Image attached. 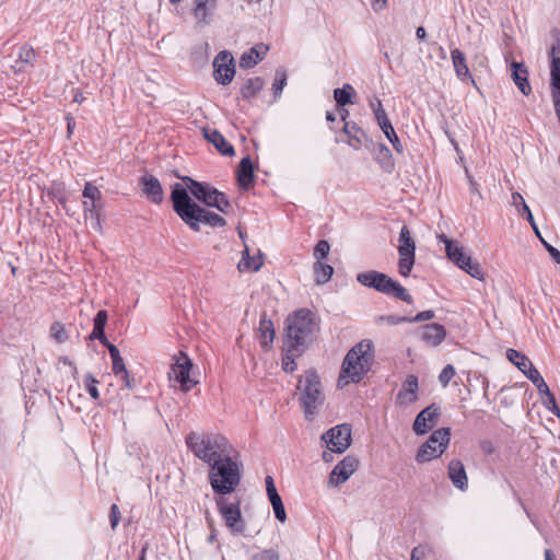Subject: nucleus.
<instances>
[{
	"label": "nucleus",
	"instance_id": "nucleus-1",
	"mask_svg": "<svg viewBox=\"0 0 560 560\" xmlns=\"http://www.w3.org/2000/svg\"><path fill=\"white\" fill-rule=\"evenodd\" d=\"M372 343L362 340L349 350L343 359L338 386L345 387L358 383L370 371L373 361Z\"/></svg>",
	"mask_w": 560,
	"mask_h": 560
},
{
	"label": "nucleus",
	"instance_id": "nucleus-2",
	"mask_svg": "<svg viewBox=\"0 0 560 560\" xmlns=\"http://www.w3.org/2000/svg\"><path fill=\"white\" fill-rule=\"evenodd\" d=\"M186 443L192 454L209 466L230 453H235L228 439L221 434L192 432L187 436Z\"/></svg>",
	"mask_w": 560,
	"mask_h": 560
},
{
	"label": "nucleus",
	"instance_id": "nucleus-3",
	"mask_svg": "<svg viewBox=\"0 0 560 560\" xmlns=\"http://www.w3.org/2000/svg\"><path fill=\"white\" fill-rule=\"evenodd\" d=\"M235 453L214 462L210 465L209 482L212 490L221 495L232 493L240 485L242 464L237 460Z\"/></svg>",
	"mask_w": 560,
	"mask_h": 560
},
{
	"label": "nucleus",
	"instance_id": "nucleus-4",
	"mask_svg": "<svg viewBox=\"0 0 560 560\" xmlns=\"http://www.w3.org/2000/svg\"><path fill=\"white\" fill-rule=\"evenodd\" d=\"M318 325L314 315L307 310H299L287 318V341L289 352L298 350L299 347L307 343Z\"/></svg>",
	"mask_w": 560,
	"mask_h": 560
},
{
	"label": "nucleus",
	"instance_id": "nucleus-5",
	"mask_svg": "<svg viewBox=\"0 0 560 560\" xmlns=\"http://www.w3.org/2000/svg\"><path fill=\"white\" fill-rule=\"evenodd\" d=\"M296 389L300 395V402L304 410L305 417L311 419L318 407L324 402L322 383L318 375L314 371H307L300 376Z\"/></svg>",
	"mask_w": 560,
	"mask_h": 560
},
{
	"label": "nucleus",
	"instance_id": "nucleus-6",
	"mask_svg": "<svg viewBox=\"0 0 560 560\" xmlns=\"http://www.w3.org/2000/svg\"><path fill=\"white\" fill-rule=\"evenodd\" d=\"M439 241L445 244V252L450 260H452L458 268L465 270L472 278L481 280L483 272L480 265L472 260L471 257L466 254L463 246L454 240H450L446 235L441 234L438 236Z\"/></svg>",
	"mask_w": 560,
	"mask_h": 560
},
{
	"label": "nucleus",
	"instance_id": "nucleus-7",
	"mask_svg": "<svg viewBox=\"0 0 560 560\" xmlns=\"http://www.w3.org/2000/svg\"><path fill=\"white\" fill-rule=\"evenodd\" d=\"M327 451L323 452L322 458L325 463L332 462V453L342 454L351 445V428L348 424L336 425L322 435Z\"/></svg>",
	"mask_w": 560,
	"mask_h": 560
},
{
	"label": "nucleus",
	"instance_id": "nucleus-8",
	"mask_svg": "<svg viewBox=\"0 0 560 560\" xmlns=\"http://www.w3.org/2000/svg\"><path fill=\"white\" fill-rule=\"evenodd\" d=\"M183 182L187 184L189 191L195 198L206 203L208 207H214L222 213H228L231 205L223 192L210 187L209 185L198 183L190 177H184Z\"/></svg>",
	"mask_w": 560,
	"mask_h": 560
},
{
	"label": "nucleus",
	"instance_id": "nucleus-9",
	"mask_svg": "<svg viewBox=\"0 0 560 560\" xmlns=\"http://www.w3.org/2000/svg\"><path fill=\"white\" fill-rule=\"evenodd\" d=\"M451 430L441 428L432 432L429 440L419 448L416 459L419 463L430 462L440 457L450 443Z\"/></svg>",
	"mask_w": 560,
	"mask_h": 560
},
{
	"label": "nucleus",
	"instance_id": "nucleus-10",
	"mask_svg": "<svg viewBox=\"0 0 560 560\" xmlns=\"http://www.w3.org/2000/svg\"><path fill=\"white\" fill-rule=\"evenodd\" d=\"M191 369V360L186 353L179 352L175 357V362L171 366V371L168 373L170 381L173 383L175 388L180 389L183 393H187L198 384V381H195L190 376Z\"/></svg>",
	"mask_w": 560,
	"mask_h": 560
},
{
	"label": "nucleus",
	"instance_id": "nucleus-11",
	"mask_svg": "<svg viewBox=\"0 0 560 560\" xmlns=\"http://www.w3.org/2000/svg\"><path fill=\"white\" fill-rule=\"evenodd\" d=\"M398 242V272L402 277H408L415 265L416 243L406 225L399 232Z\"/></svg>",
	"mask_w": 560,
	"mask_h": 560
},
{
	"label": "nucleus",
	"instance_id": "nucleus-12",
	"mask_svg": "<svg viewBox=\"0 0 560 560\" xmlns=\"http://www.w3.org/2000/svg\"><path fill=\"white\" fill-rule=\"evenodd\" d=\"M213 75L221 85H228L235 75L234 57L228 50L220 51L213 59Z\"/></svg>",
	"mask_w": 560,
	"mask_h": 560
},
{
	"label": "nucleus",
	"instance_id": "nucleus-13",
	"mask_svg": "<svg viewBox=\"0 0 560 560\" xmlns=\"http://www.w3.org/2000/svg\"><path fill=\"white\" fill-rule=\"evenodd\" d=\"M217 505L225 525L233 534H242L245 530V522L242 518L240 503L228 504L224 499H218Z\"/></svg>",
	"mask_w": 560,
	"mask_h": 560
},
{
	"label": "nucleus",
	"instance_id": "nucleus-14",
	"mask_svg": "<svg viewBox=\"0 0 560 560\" xmlns=\"http://www.w3.org/2000/svg\"><path fill=\"white\" fill-rule=\"evenodd\" d=\"M189 188L185 183V186L176 183L173 185L171 198L173 201V207L176 213L180 217L183 221L187 220V217L194 211V209L198 206L192 202L190 197L188 196Z\"/></svg>",
	"mask_w": 560,
	"mask_h": 560
},
{
	"label": "nucleus",
	"instance_id": "nucleus-15",
	"mask_svg": "<svg viewBox=\"0 0 560 560\" xmlns=\"http://www.w3.org/2000/svg\"><path fill=\"white\" fill-rule=\"evenodd\" d=\"M184 222L194 231H199L201 223L212 228H221L226 224L224 218L199 206L194 209Z\"/></svg>",
	"mask_w": 560,
	"mask_h": 560
},
{
	"label": "nucleus",
	"instance_id": "nucleus-16",
	"mask_svg": "<svg viewBox=\"0 0 560 560\" xmlns=\"http://www.w3.org/2000/svg\"><path fill=\"white\" fill-rule=\"evenodd\" d=\"M359 459L348 455L340 460L331 470L328 483L330 487H339L345 483L358 469Z\"/></svg>",
	"mask_w": 560,
	"mask_h": 560
},
{
	"label": "nucleus",
	"instance_id": "nucleus-17",
	"mask_svg": "<svg viewBox=\"0 0 560 560\" xmlns=\"http://www.w3.org/2000/svg\"><path fill=\"white\" fill-rule=\"evenodd\" d=\"M440 407L432 404L418 413L413 422V431L417 435H423L434 428L439 421Z\"/></svg>",
	"mask_w": 560,
	"mask_h": 560
},
{
	"label": "nucleus",
	"instance_id": "nucleus-18",
	"mask_svg": "<svg viewBox=\"0 0 560 560\" xmlns=\"http://www.w3.org/2000/svg\"><path fill=\"white\" fill-rule=\"evenodd\" d=\"M217 9V0H192L191 14L198 25L212 22Z\"/></svg>",
	"mask_w": 560,
	"mask_h": 560
},
{
	"label": "nucleus",
	"instance_id": "nucleus-19",
	"mask_svg": "<svg viewBox=\"0 0 560 560\" xmlns=\"http://www.w3.org/2000/svg\"><path fill=\"white\" fill-rule=\"evenodd\" d=\"M378 292H382L386 295L394 296L398 300H401L406 303H411L412 298L399 282L395 281L385 273H382L380 285L377 289Z\"/></svg>",
	"mask_w": 560,
	"mask_h": 560
},
{
	"label": "nucleus",
	"instance_id": "nucleus-20",
	"mask_svg": "<svg viewBox=\"0 0 560 560\" xmlns=\"http://www.w3.org/2000/svg\"><path fill=\"white\" fill-rule=\"evenodd\" d=\"M144 196L152 202L159 205L163 201L164 194L160 180L151 175L144 174L140 178Z\"/></svg>",
	"mask_w": 560,
	"mask_h": 560
},
{
	"label": "nucleus",
	"instance_id": "nucleus-21",
	"mask_svg": "<svg viewBox=\"0 0 560 560\" xmlns=\"http://www.w3.org/2000/svg\"><path fill=\"white\" fill-rule=\"evenodd\" d=\"M445 329L442 325L433 323L421 328V339L431 347L439 346L445 339Z\"/></svg>",
	"mask_w": 560,
	"mask_h": 560
},
{
	"label": "nucleus",
	"instance_id": "nucleus-22",
	"mask_svg": "<svg viewBox=\"0 0 560 560\" xmlns=\"http://www.w3.org/2000/svg\"><path fill=\"white\" fill-rule=\"evenodd\" d=\"M511 77L524 95H529L532 92L530 84L528 82V71L524 63L512 62L511 63Z\"/></svg>",
	"mask_w": 560,
	"mask_h": 560
},
{
	"label": "nucleus",
	"instance_id": "nucleus-23",
	"mask_svg": "<svg viewBox=\"0 0 560 560\" xmlns=\"http://www.w3.org/2000/svg\"><path fill=\"white\" fill-rule=\"evenodd\" d=\"M448 478L452 483L460 489L466 490L468 478L464 467V464L459 459H452L448 464Z\"/></svg>",
	"mask_w": 560,
	"mask_h": 560
},
{
	"label": "nucleus",
	"instance_id": "nucleus-24",
	"mask_svg": "<svg viewBox=\"0 0 560 560\" xmlns=\"http://www.w3.org/2000/svg\"><path fill=\"white\" fill-rule=\"evenodd\" d=\"M418 378L415 375H409L400 392L397 395V401L400 405H410L417 399Z\"/></svg>",
	"mask_w": 560,
	"mask_h": 560
},
{
	"label": "nucleus",
	"instance_id": "nucleus-25",
	"mask_svg": "<svg viewBox=\"0 0 560 560\" xmlns=\"http://www.w3.org/2000/svg\"><path fill=\"white\" fill-rule=\"evenodd\" d=\"M103 203L83 201V210L85 220L91 223V226L98 233H103V226L101 223V211Z\"/></svg>",
	"mask_w": 560,
	"mask_h": 560
},
{
	"label": "nucleus",
	"instance_id": "nucleus-26",
	"mask_svg": "<svg viewBox=\"0 0 560 560\" xmlns=\"http://www.w3.org/2000/svg\"><path fill=\"white\" fill-rule=\"evenodd\" d=\"M238 185L243 189H248L254 183V166L249 156L242 159L237 171Z\"/></svg>",
	"mask_w": 560,
	"mask_h": 560
},
{
	"label": "nucleus",
	"instance_id": "nucleus-27",
	"mask_svg": "<svg viewBox=\"0 0 560 560\" xmlns=\"http://www.w3.org/2000/svg\"><path fill=\"white\" fill-rule=\"evenodd\" d=\"M205 138L211 142L222 154L233 155L234 148L224 139V137L215 129H205Z\"/></svg>",
	"mask_w": 560,
	"mask_h": 560
},
{
	"label": "nucleus",
	"instance_id": "nucleus-28",
	"mask_svg": "<svg viewBox=\"0 0 560 560\" xmlns=\"http://www.w3.org/2000/svg\"><path fill=\"white\" fill-rule=\"evenodd\" d=\"M268 47L264 45H257L250 48L247 52H244L240 58V67L249 69L256 66L266 55Z\"/></svg>",
	"mask_w": 560,
	"mask_h": 560
},
{
	"label": "nucleus",
	"instance_id": "nucleus-29",
	"mask_svg": "<svg viewBox=\"0 0 560 560\" xmlns=\"http://www.w3.org/2000/svg\"><path fill=\"white\" fill-rule=\"evenodd\" d=\"M106 323H107L106 311H98L94 317V327H93V331L90 336L91 339L100 340L101 343L104 345L105 347L110 343V342H108V340L105 336V332H104Z\"/></svg>",
	"mask_w": 560,
	"mask_h": 560
},
{
	"label": "nucleus",
	"instance_id": "nucleus-30",
	"mask_svg": "<svg viewBox=\"0 0 560 560\" xmlns=\"http://www.w3.org/2000/svg\"><path fill=\"white\" fill-rule=\"evenodd\" d=\"M452 62L454 66V70L456 72V75L460 80H465L467 78H470V72L468 69V66L466 63V57L463 51L455 48L451 51Z\"/></svg>",
	"mask_w": 560,
	"mask_h": 560
},
{
	"label": "nucleus",
	"instance_id": "nucleus-31",
	"mask_svg": "<svg viewBox=\"0 0 560 560\" xmlns=\"http://www.w3.org/2000/svg\"><path fill=\"white\" fill-rule=\"evenodd\" d=\"M261 347L267 349L273 341L275 329L270 319L261 318L258 327Z\"/></svg>",
	"mask_w": 560,
	"mask_h": 560
},
{
	"label": "nucleus",
	"instance_id": "nucleus-32",
	"mask_svg": "<svg viewBox=\"0 0 560 560\" xmlns=\"http://www.w3.org/2000/svg\"><path fill=\"white\" fill-rule=\"evenodd\" d=\"M508 360L513 363L523 374L532 368V361L523 353L518 352L515 349H509L506 351Z\"/></svg>",
	"mask_w": 560,
	"mask_h": 560
},
{
	"label": "nucleus",
	"instance_id": "nucleus-33",
	"mask_svg": "<svg viewBox=\"0 0 560 560\" xmlns=\"http://www.w3.org/2000/svg\"><path fill=\"white\" fill-rule=\"evenodd\" d=\"M264 265V255L258 250L257 255L248 257V259H241L237 268L241 272L244 271H258Z\"/></svg>",
	"mask_w": 560,
	"mask_h": 560
},
{
	"label": "nucleus",
	"instance_id": "nucleus-34",
	"mask_svg": "<svg viewBox=\"0 0 560 560\" xmlns=\"http://www.w3.org/2000/svg\"><path fill=\"white\" fill-rule=\"evenodd\" d=\"M382 272L375 270H369L357 275V281L368 288L375 289L377 291Z\"/></svg>",
	"mask_w": 560,
	"mask_h": 560
},
{
	"label": "nucleus",
	"instance_id": "nucleus-35",
	"mask_svg": "<svg viewBox=\"0 0 560 560\" xmlns=\"http://www.w3.org/2000/svg\"><path fill=\"white\" fill-rule=\"evenodd\" d=\"M264 88L262 79L255 77L249 78L243 85L241 93L244 98L256 96Z\"/></svg>",
	"mask_w": 560,
	"mask_h": 560
},
{
	"label": "nucleus",
	"instance_id": "nucleus-36",
	"mask_svg": "<svg viewBox=\"0 0 560 560\" xmlns=\"http://www.w3.org/2000/svg\"><path fill=\"white\" fill-rule=\"evenodd\" d=\"M550 75H551V93H552V97H555V95L560 94V57L552 56L551 67H550Z\"/></svg>",
	"mask_w": 560,
	"mask_h": 560
},
{
	"label": "nucleus",
	"instance_id": "nucleus-37",
	"mask_svg": "<svg viewBox=\"0 0 560 560\" xmlns=\"http://www.w3.org/2000/svg\"><path fill=\"white\" fill-rule=\"evenodd\" d=\"M355 94V91L351 84H345L340 89H336L334 91V98L336 103L340 106H345L348 104H352V95Z\"/></svg>",
	"mask_w": 560,
	"mask_h": 560
},
{
	"label": "nucleus",
	"instance_id": "nucleus-38",
	"mask_svg": "<svg viewBox=\"0 0 560 560\" xmlns=\"http://www.w3.org/2000/svg\"><path fill=\"white\" fill-rule=\"evenodd\" d=\"M315 281L318 284L326 283L334 273V268L330 265L316 261L314 265Z\"/></svg>",
	"mask_w": 560,
	"mask_h": 560
},
{
	"label": "nucleus",
	"instance_id": "nucleus-39",
	"mask_svg": "<svg viewBox=\"0 0 560 560\" xmlns=\"http://www.w3.org/2000/svg\"><path fill=\"white\" fill-rule=\"evenodd\" d=\"M107 349H108V352L110 354V358H112V362H113V372L115 375H119L127 370L125 363H124V360L120 355V352L118 350V348L112 343L107 345L106 346Z\"/></svg>",
	"mask_w": 560,
	"mask_h": 560
},
{
	"label": "nucleus",
	"instance_id": "nucleus-40",
	"mask_svg": "<svg viewBox=\"0 0 560 560\" xmlns=\"http://www.w3.org/2000/svg\"><path fill=\"white\" fill-rule=\"evenodd\" d=\"M83 197L89 202L102 203V192L92 183H86L83 189Z\"/></svg>",
	"mask_w": 560,
	"mask_h": 560
},
{
	"label": "nucleus",
	"instance_id": "nucleus-41",
	"mask_svg": "<svg viewBox=\"0 0 560 560\" xmlns=\"http://www.w3.org/2000/svg\"><path fill=\"white\" fill-rule=\"evenodd\" d=\"M269 500L272 505V509H273L277 520H279L281 523L285 522L287 513H285L281 497L276 495V497L269 498Z\"/></svg>",
	"mask_w": 560,
	"mask_h": 560
},
{
	"label": "nucleus",
	"instance_id": "nucleus-42",
	"mask_svg": "<svg viewBox=\"0 0 560 560\" xmlns=\"http://www.w3.org/2000/svg\"><path fill=\"white\" fill-rule=\"evenodd\" d=\"M287 84V73L283 70H277L275 82L272 84V90L275 97L277 98L283 91L284 86Z\"/></svg>",
	"mask_w": 560,
	"mask_h": 560
},
{
	"label": "nucleus",
	"instance_id": "nucleus-43",
	"mask_svg": "<svg viewBox=\"0 0 560 560\" xmlns=\"http://www.w3.org/2000/svg\"><path fill=\"white\" fill-rule=\"evenodd\" d=\"M516 200H521L522 201V211L524 213H526V218L528 220V222L530 223L532 228L533 229H536V222H535V219L532 214V211L529 210L527 203L525 202L523 196L520 194V192H513L512 194V205L513 206H516Z\"/></svg>",
	"mask_w": 560,
	"mask_h": 560
},
{
	"label": "nucleus",
	"instance_id": "nucleus-44",
	"mask_svg": "<svg viewBox=\"0 0 560 560\" xmlns=\"http://www.w3.org/2000/svg\"><path fill=\"white\" fill-rule=\"evenodd\" d=\"M97 383H98L97 380L92 374H86L84 376L85 389L90 394V396L95 400L98 399V397H100V393H98V389L96 386Z\"/></svg>",
	"mask_w": 560,
	"mask_h": 560
},
{
	"label": "nucleus",
	"instance_id": "nucleus-45",
	"mask_svg": "<svg viewBox=\"0 0 560 560\" xmlns=\"http://www.w3.org/2000/svg\"><path fill=\"white\" fill-rule=\"evenodd\" d=\"M329 249V243L325 240H322L317 243V245L314 248V257L317 259V261H320L322 259L327 257Z\"/></svg>",
	"mask_w": 560,
	"mask_h": 560
},
{
	"label": "nucleus",
	"instance_id": "nucleus-46",
	"mask_svg": "<svg viewBox=\"0 0 560 560\" xmlns=\"http://www.w3.org/2000/svg\"><path fill=\"white\" fill-rule=\"evenodd\" d=\"M279 559H280L279 552L273 548L261 550L252 557V560H279Z\"/></svg>",
	"mask_w": 560,
	"mask_h": 560
},
{
	"label": "nucleus",
	"instance_id": "nucleus-47",
	"mask_svg": "<svg viewBox=\"0 0 560 560\" xmlns=\"http://www.w3.org/2000/svg\"><path fill=\"white\" fill-rule=\"evenodd\" d=\"M34 58L35 51L31 46L25 45L20 48L19 59L21 62L31 63L34 60Z\"/></svg>",
	"mask_w": 560,
	"mask_h": 560
},
{
	"label": "nucleus",
	"instance_id": "nucleus-48",
	"mask_svg": "<svg viewBox=\"0 0 560 560\" xmlns=\"http://www.w3.org/2000/svg\"><path fill=\"white\" fill-rule=\"evenodd\" d=\"M455 375V369L453 365L447 364L441 372L439 380L443 387H446L450 383V381Z\"/></svg>",
	"mask_w": 560,
	"mask_h": 560
},
{
	"label": "nucleus",
	"instance_id": "nucleus-49",
	"mask_svg": "<svg viewBox=\"0 0 560 560\" xmlns=\"http://www.w3.org/2000/svg\"><path fill=\"white\" fill-rule=\"evenodd\" d=\"M431 552L428 546L419 545L411 550L410 560H422Z\"/></svg>",
	"mask_w": 560,
	"mask_h": 560
},
{
	"label": "nucleus",
	"instance_id": "nucleus-50",
	"mask_svg": "<svg viewBox=\"0 0 560 560\" xmlns=\"http://www.w3.org/2000/svg\"><path fill=\"white\" fill-rule=\"evenodd\" d=\"M385 137L393 144V147L397 153L401 154L404 152V147L400 143L394 128H390V131L388 132V135H385Z\"/></svg>",
	"mask_w": 560,
	"mask_h": 560
},
{
	"label": "nucleus",
	"instance_id": "nucleus-51",
	"mask_svg": "<svg viewBox=\"0 0 560 560\" xmlns=\"http://www.w3.org/2000/svg\"><path fill=\"white\" fill-rule=\"evenodd\" d=\"M282 369L287 373H292L296 369L294 357L289 352L282 358Z\"/></svg>",
	"mask_w": 560,
	"mask_h": 560
},
{
	"label": "nucleus",
	"instance_id": "nucleus-52",
	"mask_svg": "<svg viewBox=\"0 0 560 560\" xmlns=\"http://www.w3.org/2000/svg\"><path fill=\"white\" fill-rule=\"evenodd\" d=\"M524 375L534 384H538L540 383L541 381H544L542 376L540 375L539 371L534 366L532 365V368H529L528 370H526V372L524 373Z\"/></svg>",
	"mask_w": 560,
	"mask_h": 560
},
{
	"label": "nucleus",
	"instance_id": "nucleus-53",
	"mask_svg": "<svg viewBox=\"0 0 560 560\" xmlns=\"http://www.w3.org/2000/svg\"><path fill=\"white\" fill-rule=\"evenodd\" d=\"M544 405L550 412H552L556 417L560 418V409L556 404L553 395H550L549 397L545 398Z\"/></svg>",
	"mask_w": 560,
	"mask_h": 560
},
{
	"label": "nucleus",
	"instance_id": "nucleus-54",
	"mask_svg": "<svg viewBox=\"0 0 560 560\" xmlns=\"http://www.w3.org/2000/svg\"><path fill=\"white\" fill-rule=\"evenodd\" d=\"M377 320L380 323H386V324L392 325V326L401 324L404 322H408V319L406 317H398V316H395V315L381 316Z\"/></svg>",
	"mask_w": 560,
	"mask_h": 560
},
{
	"label": "nucleus",
	"instance_id": "nucleus-55",
	"mask_svg": "<svg viewBox=\"0 0 560 560\" xmlns=\"http://www.w3.org/2000/svg\"><path fill=\"white\" fill-rule=\"evenodd\" d=\"M51 334L60 342L65 341V339H66V331L60 324L52 325Z\"/></svg>",
	"mask_w": 560,
	"mask_h": 560
},
{
	"label": "nucleus",
	"instance_id": "nucleus-56",
	"mask_svg": "<svg viewBox=\"0 0 560 560\" xmlns=\"http://www.w3.org/2000/svg\"><path fill=\"white\" fill-rule=\"evenodd\" d=\"M120 512L116 504H113L110 508V525L112 528L115 529L119 523Z\"/></svg>",
	"mask_w": 560,
	"mask_h": 560
},
{
	"label": "nucleus",
	"instance_id": "nucleus-57",
	"mask_svg": "<svg viewBox=\"0 0 560 560\" xmlns=\"http://www.w3.org/2000/svg\"><path fill=\"white\" fill-rule=\"evenodd\" d=\"M433 317H434V312L428 310V311L418 313L412 319H408V322H424V320H429Z\"/></svg>",
	"mask_w": 560,
	"mask_h": 560
},
{
	"label": "nucleus",
	"instance_id": "nucleus-58",
	"mask_svg": "<svg viewBox=\"0 0 560 560\" xmlns=\"http://www.w3.org/2000/svg\"><path fill=\"white\" fill-rule=\"evenodd\" d=\"M266 490H267L268 498L279 495L277 492L276 486H275V481H273L272 477H270V476L266 477Z\"/></svg>",
	"mask_w": 560,
	"mask_h": 560
},
{
	"label": "nucleus",
	"instance_id": "nucleus-59",
	"mask_svg": "<svg viewBox=\"0 0 560 560\" xmlns=\"http://www.w3.org/2000/svg\"><path fill=\"white\" fill-rule=\"evenodd\" d=\"M541 243L545 245L546 249L548 250L552 259L557 264H560V252L550 244H548L544 238H541Z\"/></svg>",
	"mask_w": 560,
	"mask_h": 560
},
{
	"label": "nucleus",
	"instance_id": "nucleus-60",
	"mask_svg": "<svg viewBox=\"0 0 560 560\" xmlns=\"http://www.w3.org/2000/svg\"><path fill=\"white\" fill-rule=\"evenodd\" d=\"M377 124H378L380 128L382 129V131L384 132V135H388V132L390 131V128H394L390 120L388 119V117L378 119Z\"/></svg>",
	"mask_w": 560,
	"mask_h": 560
},
{
	"label": "nucleus",
	"instance_id": "nucleus-61",
	"mask_svg": "<svg viewBox=\"0 0 560 560\" xmlns=\"http://www.w3.org/2000/svg\"><path fill=\"white\" fill-rule=\"evenodd\" d=\"M538 389V392L544 395L546 398L549 397L550 395H552V393L550 392L549 389V386L547 385V383L544 381H541L540 383L536 384L535 385Z\"/></svg>",
	"mask_w": 560,
	"mask_h": 560
},
{
	"label": "nucleus",
	"instance_id": "nucleus-62",
	"mask_svg": "<svg viewBox=\"0 0 560 560\" xmlns=\"http://www.w3.org/2000/svg\"><path fill=\"white\" fill-rule=\"evenodd\" d=\"M387 5V0H371V7L375 12H380Z\"/></svg>",
	"mask_w": 560,
	"mask_h": 560
},
{
	"label": "nucleus",
	"instance_id": "nucleus-63",
	"mask_svg": "<svg viewBox=\"0 0 560 560\" xmlns=\"http://www.w3.org/2000/svg\"><path fill=\"white\" fill-rule=\"evenodd\" d=\"M374 116L376 120L387 117L386 112L384 110L382 102L380 100H377V108H374Z\"/></svg>",
	"mask_w": 560,
	"mask_h": 560
},
{
	"label": "nucleus",
	"instance_id": "nucleus-64",
	"mask_svg": "<svg viewBox=\"0 0 560 560\" xmlns=\"http://www.w3.org/2000/svg\"><path fill=\"white\" fill-rule=\"evenodd\" d=\"M120 375H121V380L124 381L125 386L128 389H132L133 388V380L130 378L129 372L126 371V372L121 373Z\"/></svg>",
	"mask_w": 560,
	"mask_h": 560
}]
</instances>
